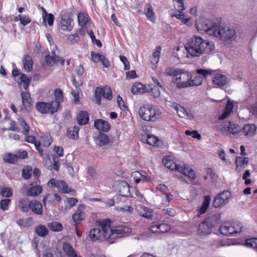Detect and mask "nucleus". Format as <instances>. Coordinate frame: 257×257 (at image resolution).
Returning a JSON list of instances; mask_svg holds the SVG:
<instances>
[{"label":"nucleus","instance_id":"1","mask_svg":"<svg viewBox=\"0 0 257 257\" xmlns=\"http://www.w3.org/2000/svg\"><path fill=\"white\" fill-rule=\"evenodd\" d=\"M185 47L191 56L198 57L211 52L214 49V45L212 42L203 40L201 37L194 36L185 44Z\"/></svg>","mask_w":257,"mask_h":257},{"label":"nucleus","instance_id":"2","mask_svg":"<svg viewBox=\"0 0 257 257\" xmlns=\"http://www.w3.org/2000/svg\"><path fill=\"white\" fill-rule=\"evenodd\" d=\"M213 36L225 44H230L235 40L236 33L233 28L217 25Z\"/></svg>","mask_w":257,"mask_h":257},{"label":"nucleus","instance_id":"3","mask_svg":"<svg viewBox=\"0 0 257 257\" xmlns=\"http://www.w3.org/2000/svg\"><path fill=\"white\" fill-rule=\"evenodd\" d=\"M98 228L91 229L89 233L90 239L92 241L109 240L108 233V219H104L96 221Z\"/></svg>","mask_w":257,"mask_h":257},{"label":"nucleus","instance_id":"4","mask_svg":"<svg viewBox=\"0 0 257 257\" xmlns=\"http://www.w3.org/2000/svg\"><path fill=\"white\" fill-rule=\"evenodd\" d=\"M162 161L165 166L170 170H175L191 179L193 180L196 178L194 171L188 165L175 164L169 157L164 158Z\"/></svg>","mask_w":257,"mask_h":257},{"label":"nucleus","instance_id":"5","mask_svg":"<svg viewBox=\"0 0 257 257\" xmlns=\"http://www.w3.org/2000/svg\"><path fill=\"white\" fill-rule=\"evenodd\" d=\"M161 114L159 109L149 104L143 105L139 110V116L146 121H155L160 118Z\"/></svg>","mask_w":257,"mask_h":257},{"label":"nucleus","instance_id":"6","mask_svg":"<svg viewBox=\"0 0 257 257\" xmlns=\"http://www.w3.org/2000/svg\"><path fill=\"white\" fill-rule=\"evenodd\" d=\"M107 231L108 233L109 240H110L111 243H112L116 239L124 237L130 234L132 231V229L124 225L111 227L110 221L108 220V228Z\"/></svg>","mask_w":257,"mask_h":257},{"label":"nucleus","instance_id":"7","mask_svg":"<svg viewBox=\"0 0 257 257\" xmlns=\"http://www.w3.org/2000/svg\"><path fill=\"white\" fill-rule=\"evenodd\" d=\"M196 72L198 74L203 75L204 78H206L208 76L214 75L212 83L219 87L224 86L227 83V78L225 75L221 74H215V72L213 70L197 69Z\"/></svg>","mask_w":257,"mask_h":257},{"label":"nucleus","instance_id":"8","mask_svg":"<svg viewBox=\"0 0 257 257\" xmlns=\"http://www.w3.org/2000/svg\"><path fill=\"white\" fill-rule=\"evenodd\" d=\"M195 26L198 31L204 32L207 34L213 36L217 24L211 22L208 20L201 18L196 21Z\"/></svg>","mask_w":257,"mask_h":257},{"label":"nucleus","instance_id":"9","mask_svg":"<svg viewBox=\"0 0 257 257\" xmlns=\"http://www.w3.org/2000/svg\"><path fill=\"white\" fill-rule=\"evenodd\" d=\"M242 223L239 221H235L231 223H225L219 228L220 233L225 235H231L240 233L242 229Z\"/></svg>","mask_w":257,"mask_h":257},{"label":"nucleus","instance_id":"10","mask_svg":"<svg viewBox=\"0 0 257 257\" xmlns=\"http://www.w3.org/2000/svg\"><path fill=\"white\" fill-rule=\"evenodd\" d=\"M19 122L23 129V131H22L23 134L26 136L25 138V141L29 143L34 144L36 150L39 151L41 155H42L43 150L41 147H40V143H38V142L36 141V138L34 136H28L30 127L24 119L22 117L20 118L19 119Z\"/></svg>","mask_w":257,"mask_h":257},{"label":"nucleus","instance_id":"11","mask_svg":"<svg viewBox=\"0 0 257 257\" xmlns=\"http://www.w3.org/2000/svg\"><path fill=\"white\" fill-rule=\"evenodd\" d=\"M178 72L173 79L177 87L179 88L189 87V80L192 77L191 74L183 69H180Z\"/></svg>","mask_w":257,"mask_h":257},{"label":"nucleus","instance_id":"12","mask_svg":"<svg viewBox=\"0 0 257 257\" xmlns=\"http://www.w3.org/2000/svg\"><path fill=\"white\" fill-rule=\"evenodd\" d=\"M57 105L56 102L51 101L49 102H38L35 105V108L42 114H53L58 110Z\"/></svg>","mask_w":257,"mask_h":257},{"label":"nucleus","instance_id":"13","mask_svg":"<svg viewBox=\"0 0 257 257\" xmlns=\"http://www.w3.org/2000/svg\"><path fill=\"white\" fill-rule=\"evenodd\" d=\"M241 130V127L238 124L227 121L221 125L219 128L220 132L224 135L228 136L229 134H237Z\"/></svg>","mask_w":257,"mask_h":257},{"label":"nucleus","instance_id":"14","mask_svg":"<svg viewBox=\"0 0 257 257\" xmlns=\"http://www.w3.org/2000/svg\"><path fill=\"white\" fill-rule=\"evenodd\" d=\"M95 96L96 103L99 105L101 103V97L102 96L108 100L111 99V90L108 86H105L103 87H97L95 89Z\"/></svg>","mask_w":257,"mask_h":257},{"label":"nucleus","instance_id":"15","mask_svg":"<svg viewBox=\"0 0 257 257\" xmlns=\"http://www.w3.org/2000/svg\"><path fill=\"white\" fill-rule=\"evenodd\" d=\"M231 198V194L228 191H224L216 196L213 201V205L218 208L227 204Z\"/></svg>","mask_w":257,"mask_h":257},{"label":"nucleus","instance_id":"16","mask_svg":"<svg viewBox=\"0 0 257 257\" xmlns=\"http://www.w3.org/2000/svg\"><path fill=\"white\" fill-rule=\"evenodd\" d=\"M74 25V21L70 15L66 12L62 13L60 21L61 30L65 32H69L73 29Z\"/></svg>","mask_w":257,"mask_h":257},{"label":"nucleus","instance_id":"17","mask_svg":"<svg viewBox=\"0 0 257 257\" xmlns=\"http://www.w3.org/2000/svg\"><path fill=\"white\" fill-rule=\"evenodd\" d=\"M47 185L49 187H56L59 190H61L64 193H71L74 190L69 188L66 183L61 180H58L56 179L52 178L49 180L47 183Z\"/></svg>","mask_w":257,"mask_h":257},{"label":"nucleus","instance_id":"18","mask_svg":"<svg viewBox=\"0 0 257 257\" xmlns=\"http://www.w3.org/2000/svg\"><path fill=\"white\" fill-rule=\"evenodd\" d=\"M171 106L175 109L179 117L190 120L194 118V116L191 111L187 110L179 104L173 102L172 103Z\"/></svg>","mask_w":257,"mask_h":257},{"label":"nucleus","instance_id":"19","mask_svg":"<svg viewBox=\"0 0 257 257\" xmlns=\"http://www.w3.org/2000/svg\"><path fill=\"white\" fill-rule=\"evenodd\" d=\"M213 224L208 220L201 222L198 227V234L200 235H206L211 233Z\"/></svg>","mask_w":257,"mask_h":257},{"label":"nucleus","instance_id":"20","mask_svg":"<svg viewBox=\"0 0 257 257\" xmlns=\"http://www.w3.org/2000/svg\"><path fill=\"white\" fill-rule=\"evenodd\" d=\"M171 229L170 225L166 223H155L150 228L151 232L155 233H166Z\"/></svg>","mask_w":257,"mask_h":257},{"label":"nucleus","instance_id":"21","mask_svg":"<svg viewBox=\"0 0 257 257\" xmlns=\"http://www.w3.org/2000/svg\"><path fill=\"white\" fill-rule=\"evenodd\" d=\"M137 212L140 216L147 219H152L153 215V209L143 205H139L137 207Z\"/></svg>","mask_w":257,"mask_h":257},{"label":"nucleus","instance_id":"22","mask_svg":"<svg viewBox=\"0 0 257 257\" xmlns=\"http://www.w3.org/2000/svg\"><path fill=\"white\" fill-rule=\"evenodd\" d=\"M94 126L98 131L107 132L111 127L110 124L106 120L103 119H96L94 121Z\"/></svg>","mask_w":257,"mask_h":257},{"label":"nucleus","instance_id":"23","mask_svg":"<svg viewBox=\"0 0 257 257\" xmlns=\"http://www.w3.org/2000/svg\"><path fill=\"white\" fill-rule=\"evenodd\" d=\"M132 177L137 183H144L151 181V178L149 176L147 175L145 173L143 174L139 171L133 172L132 174Z\"/></svg>","mask_w":257,"mask_h":257},{"label":"nucleus","instance_id":"24","mask_svg":"<svg viewBox=\"0 0 257 257\" xmlns=\"http://www.w3.org/2000/svg\"><path fill=\"white\" fill-rule=\"evenodd\" d=\"M248 158L247 157H242L238 156L235 159L236 170L238 172H241L247 165Z\"/></svg>","mask_w":257,"mask_h":257},{"label":"nucleus","instance_id":"25","mask_svg":"<svg viewBox=\"0 0 257 257\" xmlns=\"http://www.w3.org/2000/svg\"><path fill=\"white\" fill-rule=\"evenodd\" d=\"M63 250L68 257H81L75 252L72 246L67 242L63 244Z\"/></svg>","mask_w":257,"mask_h":257},{"label":"nucleus","instance_id":"26","mask_svg":"<svg viewBox=\"0 0 257 257\" xmlns=\"http://www.w3.org/2000/svg\"><path fill=\"white\" fill-rule=\"evenodd\" d=\"M119 192L122 196H128L131 194L130 186L125 181H120L118 182Z\"/></svg>","mask_w":257,"mask_h":257},{"label":"nucleus","instance_id":"27","mask_svg":"<svg viewBox=\"0 0 257 257\" xmlns=\"http://www.w3.org/2000/svg\"><path fill=\"white\" fill-rule=\"evenodd\" d=\"M256 127L254 124H245L242 130L244 136L247 137H252L254 135Z\"/></svg>","mask_w":257,"mask_h":257},{"label":"nucleus","instance_id":"28","mask_svg":"<svg viewBox=\"0 0 257 257\" xmlns=\"http://www.w3.org/2000/svg\"><path fill=\"white\" fill-rule=\"evenodd\" d=\"M22 61L25 71L27 72H31L33 66V61L32 57L29 55H25Z\"/></svg>","mask_w":257,"mask_h":257},{"label":"nucleus","instance_id":"29","mask_svg":"<svg viewBox=\"0 0 257 257\" xmlns=\"http://www.w3.org/2000/svg\"><path fill=\"white\" fill-rule=\"evenodd\" d=\"M30 209L34 213L37 215H41L43 213L42 205L40 202L37 200L31 201Z\"/></svg>","mask_w":257,"mask_h":257},{"label":"nucleus","instance_id":"30","mask_svg":"<svg viewBox=\"0 0 257 257\" xmlns=\"http://www.w3.org/2000/svg\"><path fill=\"white\" fill-rule=\"evenodd\" d=\"M22 98V103L25 109L29 111L31 110V97L29 93L27 92H23L21 93Z\"/></svg>","mask_w":257,"mask_h":257},{"label":"nucleus","instance_id":"31","mask_svg":"<svg viewBox=\"0 0 257 257\" xmlns=\"http://www.w3.org/2000/svg\"><path fill=\"white\" fill-rule=\"evenodd\" d=\"M142 141L145 143H147L151 146H158L159 139L153 135H145L142 137Z\"/></svg>","mask_w":257,"mask_h":257},{"label":"nucleus","instance_id":"32","mask_svg":"<svg viewBox=\"0 0 257 257\" xmlns=\"http://www.w3.org/2000/svg\"><path fill=\"white\" fill-rule=\"evenodd\" d=\"M20 209L23 212H28L31 206V201L28 198H23L19 202Z\"/></svg>","mask_w":257,"mask_h":257},{"label":"nucleus","instance_id":"33","mask_svg":"<svg viewBox=\"0 0 257 257\" xmlns=\"http://www.w3.org/2000/svg\"><path fill=\"white\" fill-rule=\"evenodd\" d=\"M144 14L147 19L153 23L156 21V17L153 9L150 4H148L144 10Z\"/></svg>","mask_w":257,"mask_h":257},{"label":"nucleus","instance_id":"34","mask_svg":"<svg viewBox=\"0 0 257 257\" xmlns=\"http://www.w3.org/2000/svg\"><path fill=\"white\" fill-rule=\"evenodd\" d=\"M131 91L134 94L144 93L146 91V87L141 83L136 82L133 85Z\"/></svg>","mask_w":257,"mask_h":257},{"label":"nucleus","instance_id":"35","mask_svg":"<svg viewBox=\"0 0 257 257\" xmlns=\"http://www.w3.org/2000/svg\"><path fill=\"white\" fill-rule=\"evenodd\" d=\"M79 126H74L70 127L67 130V136L69 138L71 139H78L79 137Z\"/></svg>","mask_w":257,"mask_h":257},{"label":"nucleus","instance_id":"36","mask_svg":"<svg viewBox=\"0 0 257 257\" xmlns=\"http://www.w3.org/2000/svg\"><path fill=\"white\" fill-rule=\"evenodd\" d=\"M110 142L109 138L106 134L101 133L95 139L96 143L100 146L107 145Z\"/></svg>","mask_w":257,"mask_h":257},{"label":"nucleus","instance_id":"37","mask_svg":"<svg viewBox=\"0 0 257 257\" xmlns=\"http://www.w3.org/2000/svg\"><path fill=\"white\" fill-rule=\"evenodd\" d=\"M78 123L80 125L86 124L89 120V116L87 112L85 111H81L77 115Z\"/></svg>","mask_w":257,"mask_h":257},{"label":"nucleus","instance_id":"38","mask_svg":"<svg viewBox=\"0 0 257 257\" xmlns=\"http://www.w3.org/2000/svg\"><path fill=\"white\" fill-rule=\"evenodd\" d=\"M42 187L40 185H36L31 187L27 192L28 196H37L42 193Z\"/></svg>","mask_w":257,"mask_h":257},{"label":"nucleus","instance_id":"39","mask_svg":"<svg viewBox=\"0 0 257 257\" xmlns=\"http://www.w3.org/2000/svg\"><path fill=\"white\" fill-rule=\"evenodd\" d=\"M210 197L209 196H205L204 198L202 205L198 210V216L204 213L207 210L210 202Z\"/></svg>","mask_w":257,"mask_h":257},{"label":"nucleus","instance_id":"40","mask_svg":"<svg viewBox=\"0 0 257 257\" xmlns=\"http://www.w3.org/2000/svg\"><path fill=\"white\" fill-rule=\"evenodd\" d=\"M55 100L51 101V102H56L57 105V108L59 109L61 106V102L63 99V95L62 91L59 88L56 89L54 92Z\"/></svg>","mask_w":257,"mask_h":257},{"label":"nucleus","instance_id":"41","mask_svg":"<svg viewBox=\"0 0 257 257\" xmlns=\"http://www.w3.org/2000/svg\"><path fill=\"white\" fill-rule=\"evenodd\" d=\"M233 107L232 103L228 101L226 105L223 113L219 117V119L223 120L227 117L232 111Z\"/></svg>","mask_w":257,"mask_h":257},{"label":"nucleus","instance_id":"42","mask_svg":"<svg viewBox=\"0 0 257 257\" xmlns=\"http://www.w3.org/2000/svg\"><path fill=\"white\" fill-rule=\"evenodd\" d=\"M66 42L69 45H73L77 43L80 40V36L77 33L65 35Z\"/></svg>","mask_w":257,"mask_h":257},{"label":"nucleus","instance_id":"43","mask_svg":"<svg viewBox=\"0 0 257 257\" xmlns=\"http://www.w3.org/2000/svg\"><path fill=\"white\" fill-rule=\"evenodd\" d=\"M19 79L20 81L18 80V84L20 85H21L22 83H23L24 88L26 90L28 89L30 85L31 78L27 77V76L24 74H20V77Z\"/></svg>","mask_w":257,"mask_h":257},{"label":"nucleus","instance_id":"44","mask_svg":"<svg viewBox=\"0 0 257 257\" xmlns=\"http://www.w3.org/2000/svg\"><path fill=\"white\" fill-rule=\"evenodd\" d=\"M36 233L41 237L46 236L49 232L48 229L44 225H39L35 228Z\"/></svg>","mask_w":257,"mask_h":257},{"label":"nucleus","instance_id":"45","mask_svg":"<svg viewBox=\"0 0 257 257\" xmlns=\"http://www.w3.org/2000/svg\"><path fill=\"white\" fill-rule=\"evenodd\" d=\"M178 11L179 12V13L172 15H171V17H175L177 19L181 20L184 24H187V23L190 20V19L185 18L184 14L182 12V11H183V10H180L181 9V5H178Z\"/></svg>","mask_w":257,"mask_h":257},{"label":"nucleus","instance_id":"46","mask_svg":"<svg viewBox=\"0 0 257 257\" xmlns=\"http://www.w3.org/2000/svg\"><path fill=\"white\" fill-rule=\"evenodd\" d=\"M88 15L83 13H79L78 15V24L81 27L84 26L89 21Z\"/></svg>","mask_w":257,"mask_h":257},{"label":"nucleus","instance_id":"47","mask_svg":"<svg viewBox=\"0 0 257 257\" xmlns=\"http://www.w3.org/2000/svg\"><path fill=\"white\" fill-rule=\"evenodd\" d=\"M52 142V138L50 135H46L41 136L40 140L38 142L40 143L44 147H48Z\"/></svg>","mask_w":257,"mask_h":257},{"label":"nucleus","instance_id":"48","mask_svg":"<svg viewBox=\"0 0 257 257\" xmlns=\"http://www.w3.org/2000/svg\"><path fill=\"white\" fill-rule=\"evenodd\" d=\"M149 90L148 91L155 98H158L161 94V91L159 88L153 84L148 85Z\"/></svg>","mask_w":257,"mask_h":257},{"label":"nucleus","instance_id":"49","mask_svg":"<svg viewBox=\"0 0 257 257\" xmlns=\"http://www.w3.org/2000/svg\"><path fill=\"white\" fill-rule=\"evenodd\" d=\"M203 79L202 76H197L189 80V87L193 86H198L203 83Z\"/></svg>","mask_w":257,"mask_h":257},{"label":"nucleus","instance_id":"50","mask_svg":"<svg viewBox=\"0 0 257 257\" xmlns=\"http://www.w3.org/2000/svg\"><path fill=\"white\" fill-rule=\"evenodd\" d=\"M161 50L162 48L160 46H158L156 47L155 52L153 54V56L151 59V61L153 64H156L158 63L160 59Z\"/></svg>","mask_w":257,"mask_h":257},{"label":"nucleus","instance_id":"51","mask_svg":"<svg viewBox=\"0 0 257 257\" xmlns=\"http://www.w3.org/2000/svg\"><path fill=\"white\" fill-rule=\"evenodd\" d=\"M3 159L5 162L11 164H15L18 160L17 156L11 153H9L4 155Z\"/></svg>","mask_w":257,"mask_h":257},{"label":"nucleus","instance_id":"52","mask_svg":"<svg viewBox=\"0 0 257 257\" xmlns=\"http://www.w3.org/2000/svg\"><path fill=\"white\" fill-rule=\"evenodd\" d=\"M48 228L53 231H60L63 229L62 225L58 222L53 221L48 224Z\"/></svg>","mask_w":257,"mask_h":257},{"label":"nucleus","instance_id":"53","mask_svg":"<svg viewBox=\"0 0 257 257\" xmlns=\"http://www.w3.org/2000/svg\"><path fill=\"white\" fill-rule=\"evenodd\" d=\"M85 217V213L84 212L77 210L72 216V219L75 223H78L83 220Z\"/></svg>","mask_w":257,"mask_h":257},{"label":"nucleus","instance_id":"54","mask_svg":"<svg viewBox=\"0 0 257 257\" xmlns=\"http://www.w3.org/2000/svg\"><path fill=\"white\" fill-rule=\"evenodd\" d=\"M56 48V47L54 45V47L52 48V56H50V55H47L45 57V61L47 65H53L55 63V53L54 51V49Z\"/></svg>","mask_w":257,"mask_h":257},{"label":"nucleus","instance_id":"55","mask_svg":"<svg viewBox=\"0 0 257 257\" xmlns=\"http://www.w3.org/2000/svg\"><path fill=\"white\" fill-rule=\"evenodd\" d=\"M244 245L246 246L255 248L257 250V238H251L246 239L244 242Z\"/></svg>","mask_w":257,"mask_h":257},{"label":"nucleus","instance_id":"56","mask_svg":"<svg viewBox=\"0 0 257 257\" xmlns=\"http://www.w3.org/2000/svg\"><path fill=\"white\" fill-rule=\"evenodd\" d=\"M32 169L31 167L26 166L22 171V175L25 179H29L32 175Z\"/></svg>","mask_w":257,"mask_h":257},{"label":"nucleus","instance_id":"57","mask_svg":"<svg viewBox=\"0 0 257 257\" xmlns=\"http://www.w3.org/2000/svg\"><path fill=\"white\" fill-rule=\"evenodd\" d=\"M42 18L44 23L47 22L49 26H52L54 20V16L52 14H48L42 15Z\"/></svg>","mask_w":257,"mask_h":257},{"label":"nucleus","instance_id":"58","mask_svg":"<svg viewBox=\"0 0 257 257\" xmlns=\"http://www.w3.org/2000/svg\"><path fill=\"white\" fill-rule=\"evenodd\" d=\"M1 194L4 197H10L13 195V192L12 189L9 187H4L1 190Z\"/></svg>","mask_w":257,"mask_h":257},{"label":"nucleus","instance_id":"59","mask_svg":"<svg viewBox=\"0 0 257 257\" xmlns=\"http://www.w3.org/2000/svg\"><path fill=\"white\" fill-rule=\"evenodd\" d=\"M11 202V199L8 198H6L0 201V208L3 210H7L9 209V206Z\"/></svg>","mask_w":257,"mask_h":257},{"label":"nucleus","instance_id":"60","mask_svg":"<svg viewBox=\"0 0 257 257\" xmlns=\"http://www.w3.org/2000/svg\"><path fill=\"white\" fill-rule=\"evenodd\" d=\"M119 59L120 61L123 63L124 67L123 69L124 70H128L130 69V63L127 60V59L124 56L120 55Z\"/></svg>","mask_w":257,"mask_h":257},{"label":"nucleus","instance_id":"61","mask_svg":"<svg viewBox=\"0 0 257 257\" xmlns=\"http://www.w3.org/2000/svg\"><path fill=\"white\" fill-rule=\"evenodd\" d=\"M162 212L164 214L168 215L170 216H174L176 213V210L172 208H167L162 210Z\"/></svg>","mask_w":257,"mask_h":257},{"label":"nucleus","instance_id":"62","mask_svg":"<svg viewBox=\"0 0 257 257\" xmlns=\"http://www.w3.org/2000/svg\"><path fill=\"white\" fill-rule=\"evenodd\" d=\"M102 57V55H100L98 53H96L95 52H91V58L92 61L95 63L99 62Z\"/></svg>","mask_w":257,"mask_h":257},{"label":"nucleus","instance_id":"63","mask_svg":"<svg viewBox=\"0 0 257 257\" xmlns=\"http://www.w3.org/2000/svg\"><path fill=\"white\" fill-rule=\"evenodd\" d=\"M181 69H174L173 68H168L166 69L165 73L170 76H173L174 78L176 77V75L179 72Z\"/></svg>","mask_w":257,"mask_h":257},{"label":"nucleus","instance_id":"64","mask_svg":"<svg viewBox=\"0 0 257 257\" xmlns=\"http://www.w3.org/2000/svg\"><path fill=\"white\" fill-rule=\"evenodd\" d=\"M185 134L187 136H190L193 138H196L198 140H200L201 139V135L198 133L196 131H190L189 130H186L185 131Z\"/></svg>","mask_w":257,"mask_h":257}]
</instances>
